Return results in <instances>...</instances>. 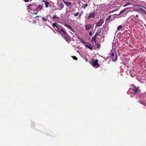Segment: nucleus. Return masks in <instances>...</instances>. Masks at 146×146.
I'll return each instance as SVG.
<instances>
[{
    "label": "nucleus",
    "instance_id": "nucleus-35",
    "mask_svg": "<svg viewBox=\"0 0 146 146\" xmlns=\"http://www.w3.org/2000/svg\"><path fill=\"white\" fill-rule=\"evenodd\" d=\"M138 17V15H136V17Z\"/></svg>",
    "mask_w": 146,
    "mask_h": 146
},
{
    "label": "nucleus",
    "instance_id": "nucleus-12",
    "mask_svg": "<svg viewBox=\"0 0 146 146\" xmlns=\"http://www.w3.org/2000/svg\"><path fill=\"white\" fill-rule=\"evenodd\" d=\"M42 1L44 3L42 4V6H43L44 5L46 6V7H48V5L49 4V3L47 1H45L44 0H42Z\"/></svg>",
    "mask_w": 146,
    "mask_h": 146
},
{
    "label": "nucleus",
    "instance_id": "nucleus-31",
    "mask_svg": "<svg viewBox=\"0 0 146 146\" xmlns=\"http://www.w3.org/2000/svg\"><path fill=\"white\" fill-rule=\"evenodd\" d=\"M100 45L99 44H97V48H99L100 47Z\"/></svg>",
    "mask_w": 146,
    "mask_h": 146
},
{
    "label": "nucleus",
    "instance_id": "nucleus-8",
    "mask_svg": "<svg viewBox=\"0 0 146 146\" xmlns=\"http://www.w3.org/2000/svg\"><path fill=\"white\" fill-rule=\"evenodd\" d=\"M61 33L60 34H61L62 36H63L64 35H65L67 34V32L66 31V30L63 28L62 29V30L61 31Z\"/></svg>",
    "mask_w": 146,
    "mask_h": 146
},
{
    "label": "nucleus",
    "instance_id": "nucleus-15",
    "mask_svg": "<svg viewBox=\"0 0 146 146\" xmlns=\"http://www.w3.org/2000/svg\"><path fill=\"white\" fill-rule=\"evenodd\" d=\"M101 34H102L101 30H99L96 33L94 36L96 37L97 36L100 35Z\"/></svg>",
    "mask_w": 146,
    "mask_h": 146
},
{
    "label": "nucleus",
    "instance_id": "nucleus-16",
    "mask_svg": "<svg viewBox=\"0 0 146 146\" xmlns=\"http://www.w3.org/2000/svg\"><path fill=\"white\" fill-rule=\"evenodd\" d=\"M134 11H138L139 10H134ZM140 11L141 12L142 14H145L146 15V11L145 10H141Z\"/></svg>",
    "mask_w": 146,
    "mask_h": 146
},
{
    "label": "nucleus",
    "instance_id": "nucleus-34",
    "mask_svg": "<svg viewBox=\"0 0 146 146\" xmlns=\"http://www.w3.org/2000/svg\"><path fill=\"white\" fill-rule=\"evenodd\" d=\"M129 8V7H127V8H125V9H128Z\"/></svg>",
    "mask_w": 146,
    "mask_h": 146
},
{
    "label": "nucleus",
    "instance_id": "nucleus-20",
    "mask_svg": "<svg viewBox=\"0 0 146 146\" xmlns=\"http://www.w3.org/2000/svg\"><path fill=\"white\" fill-rule=\"evenodd\" d=\"M48 16V15L46 16V18H45L44 17H42V21H45V22L46 21H47V18Z\"/></svg>",
    "mask_w": 146,
    "mask_h": 146
},
{
    "label": "nucleus",
    "instance_id": "nucleus-37",
    "mask_svg": "<svg viewBox=\"0 0 146 146\" xmlns=\"http://www.w3.org/2000/svg\"><path fill=\"white\" fill-rule=\"evenodd\" d=\"M39 17L38 16H36V17Z\"/></svg>",
    "mask_w": 146,
    "mask_h": 146
},
{
    "label": "nucleus",
    "instance_id": "nucleus-18",
    "mask_svg": "<svg viewBox=\"0 0 146 146\" xmlns=\"http://www.w3.org/2000/svg\"><path fill=\"white\" fill-rule=\"evenodd\" d=\"M77 38L79 40L82 42V43L84 44H86V43L83 41V39L81 38H80L78 36H77Z\"/></svg>",
    "mask_w": 146,
    "mask_h": 146
},
{
    "label": "nucleus",
    "instance_id": "nucleus-2",
    "mask_svg": "<svg viewBox=\"0 0 146 146\" xmlns=\"http://www.w3.org/2000/svg\"><path fill=\"white\" fill-rule=\"evenodd\" d=\"M62 37L64 38L69 44L70 43V41H71V38L68 34L64 35L63 36H62Z\"/></svg>",
    "mask_w": 146,
    "mask_h": 146
},
{
    "label": "nucleus",
    "instance_id": "nucleus-5",
    "mask_svg": "<svg viewBox=\"0 0 146 146\" xmlns=\"http://www.w3.org/2000/svg\"><path fill=\"white\" fill-rule=\"evenodd\" d=\"M31 11H29L28 12H31V13L33 15H36L37 14L38 12V11H37V10H31Z\"/></svg>",
    "mask_w": 146,
    "mask_h": 146
},
{
    "label": "nucleus",
    "instance_id": "nucleus-1",
    "mask_svg": "<svg viewBox=\"0 0 146 146\" xmlns=\"http://www.w3.org/2000/svg\"><path fill=\"white\" fill-rule=\"evenodd\" d=\"M98 59H93L91 61V64L94 67L97 68L100 66V65L98 64Z\"/></svg>",
    "mask_w": 146,
    "mask_h": 146
},
{
    "label": "nucleus",
    "instance_id": "nucleus-30",
    "mask_svg": "<svg viewBox=\"0 0 146 146\" xmlns=\"http://www.w3.org/2000/svg\"><path fill=\"white\" fill-rule=\"evenodd\" d=\"M57 18H58V17L56 16V15H54V16L52 17V19H54Z\"/></svg>",
    "mask_w": 146,
    "mask_h": 146
},
{
    "label": "nucleus",
    "instance_id": "nucleus-32",
    "mask_svg": "<svg viewBox=\"0 0 146 146\" xmlns=\"http://www.w3.org/2000/svg\"><path fill=\"white\" fill-rule=\"evenodd\" d=\"M92 35V33L90 31L89 32V35L90 36H91Z\"/></svg>",
    "mask_w": 146,
    "mask_h": 146
},
{
    "label": "nucleus",
    "instance_id": "nucleus-4",
    "mask_svg": "<svg viewBox=\"0 0 146 146\" xmlns=\"http://www.w3.org/2000/svg\"><path fill=\"white\" fill-rule=\"evenodd\" d=\"M104 20L102 19L100 20L96 24V26L100 27L104 23Z\"/></svg>",
    "mask_w": 146,
    "mask_h": 146
},
{
    "label": "nucleus",
    "instance_id": "nucleus-7",
    "mask_svg": "<svg viewBox=\"0 0 146 146\" xmlns=\"http://www.w3.org/2000/svg\"><path fill=\"white\" fill-rule=\"evenodd\" d=\"M126 10H122L120 12L119 15H121V16L122 17H124L126 15V13L125 12V11Z\"/></svg>",
    "mask_w": 146,
    "mask_h": 146
},
{
    "label": "nucleus",
    "instance_id": "nucleus-11",
    "mask_svg": "<svg viewBox=\"0 0 146 146\" xmlns=\"http://www.w3.org/2000/svg\"><path fill=\"white\" fill-rule=\"evenodd\" d=\"M56 28L57 29V31L60 33H61V31L62 30V28L61 27V26L59 25H58V26H57Z\"/></svg>",
    "mask_w": 146,
    "mask_h": 146
},
{
    "label": "nucleus",
    "instance_id": "nucleus-13",
    "mask_svg": "<svg viewBox=\"0 0 146 146\" xmlns=\"http://www.w3.org/2000/svg\"><path fill=\"white\" fill-rule=\"evenodd\" d=\"M92 26L90 24H88L85 25V27L86 30H89L90 29H91Z\"/></svg>",
    "mask_w": 146,
    "mask_h": 146
},
{
    "label": "nucleus",
    "instance_id": "nucleus-14",
    "mask_svg": "<svg viewBox=\"0 0 146 146\" xmlns=\"http://www.w3.org/2000/svg\"><path fill=\"white\" fill-rule=\"evenodd\" d=\"M134 87L135 88L134 89L133 91L134 92V94H136L139 90V87H137L136 88L135 86Z\"/></svg>",
    "mask_w": 146,
    "mask_h": 146
},
{
    "label": "nucleus",
    "instance_id": "nucleus-9",
    "mask_svg": "<svg viewBox=\"0 0 146 146\" xmlns=\"http://www.w3.org/2000/svg\"><path fill=\"white\" fill-rule=\"evenodd\" d=\"M63 2L66 5V6L68 7L71 5V3L70 2H68L66 0H63Z\"/></svg>",
    "mask_w": 146,
    "mask_h": 146
},
{
    "label": "nucleus",
    "instance_id": "nucleus-25",
    "mask_svg": "<svg viewBox=\"0 0 146 146\" xmlns=\"http://www.w3.org/2000/svg\"><path fill=\"white\" fill-rule=\"evenodd\" d=\"M122 27L121 25H119L117 27V29L118 30H119L122 28Z\"/></svg>",
    "mask_w": 146,
    "mask_h": 146
},
{
    "label": "nucleus",
    "instance_id": "nucleus-6",
    "mask_svg": "<svg viewBox=\"0 0 146 146\" xmlns=\"http://www.w3.org/2000/svg\"><path fill=\"white\" fill-rule=\"evenodd\" d=\"M95 16V13H92L90 14L88 16L87 19L90 20V19L94 17Z\"/></svg>",
    "mask_w": 146,
    "mask_h": 146
},
{
    "label": "nucleus",
    "instance_id": "nucleus-22",
    "mask_svg": "<svg viewBox=\"0 0 146 146\" xmlns=\"http://www.w3.org/2000/svg\"><path fill=\"white\" fill-rule=\"evenodd\" d=\"M112 15H110L106 19V21H108L110 20V18H112Z\"/></svg>",
    "mask_w": 146,
    "mask_h": 146
},
{
    "label": "nucleus",
    "instance_id": "nucleus-26",
    "mask_svg": "<svg viewBox=\"0 0 146 146\" xmlns=\"http://www.w3.org/2000/svg\"><path fill=\"white\" fill-rule=\"evenodd\" d=\"M58 25H56V24L55 23H54L52 24V25L53 27H56V28L57 27V26H58Z\"/></svg>",
    "mask_w": 146,
    "mask_h": 146
},
{
    "label": "nucleus",
    "instance_id": "nucleus-10",
    "mask_svg": "<svg viewBox=\"0 0 146 146\" xmlns=\"http://www.w3.org/2000/svg\"><path fill=\"white\" fill-rule=\"evenodd\" d=\"M64 26L66 27H67L68 28L70 29V30H71V31L73 32H75L73 30V29H72V27L69 25H68L67 24H65L64 25Z\"/></svg>",
    "mask_w": 146,
    "mask_h": 146
},
{
    "label": "nucleus",
    "instance_id": "nucleus-23",
    "mask_svg": "<svg viewBox=\"0 0 146 146\" xmlns=\"http://www.w3.org/2000/svg\"><path fill=\"white\" fill-rule=\"evenodd\" d=\"M131 5V3H127L125 4L123 6L125 7L127 6H129Z\"/></svg>",
    "mask_w": 146,
    "mask_h": 146
},
{
    "label": "nucleus",
    "instance_id": "nucleus-28",
    "mask_svg": "<svg viewBox=\"0 0 146 146\" xmlns=\"http://www.w3.org/2000/svg\"><path fill=\"white\" fill-rule=\"evenodd\" d=\"M100 8H105L104 7L105 5H104L101 4L100 5Z\"/></svg>",
    "mask_w": 146,
    "mask_h": 146
},
{
    "label": "nucleus",
    "instance_id": "nucleus-24",
    "mask_svg": "<svg viewBox=\"0 0 146 146\" xmlns=\"http://www.w3.org/2000/svg\"><path fill=\"white\" fill-rule=\"evenodd\" d=\"M72 57L74 60H78L77 58L75 56H72Z\"/></svg>",
    "mask_w": 146,
    "mask_h": 146
},
{
    "label": "nucleus",
    "instance_id": "nucleus-29",
    "mask_svg": "<svg viewBox=\"0 0 146 146\" xmlns=\"http://www.w3.org/2000/svg\"><path fill=\"white\" fill-rule=\"evenodd\" d=\"M79 12H77V13H76L74 14V16L76 17H77L78 16V15L79 14Z\"/></svg>",
    "mask_w": 146,
    "mask_h": 146
},
{
    "label": "nucleus",
    "instance_id": "nucleus-27",
    "mask_svg": "<svg viewBox=\"0 0 146 146\" xmlns=\"http://www.w3.org/2000/svg\"><path fill=\"white\" fill-rule=\"evenodd\" d=\"M38 7L39 9H42L43 8L42 6L40 5H38Z\"/></svg>",
    "mask_w": 146,
    "mask_h": 146
},
{
    "label": "nucleus",
    "instance_id": "nucleus-17",
    "mask_svg": "<svg viewBox=\"0 0 146 146\" xmlns=\"http://www.w3.org/2000/svg\"><path fill=\"white\" fill-rule=\"evenodd\" d=\"M89 44L90 45V46L88 45H86L85 44V46L88 48H89L91 50H93V48H92V46L91 44L89 43Z\"/></svg>",
    "mask_w": 146,
    "mask_h": 146
},
{
    "label": "nucleus",
    "instance_id": "nucleus-33",
    "mask_svg": "<svg viewBox=\"0 0 146 146\" xmlns=\"http://www.w3.org/2000/svg\"><path fill=\"white\" fill-rule=\"evenodd\" d=\"M25 2H28L29 1V0H24Z\"/></svg>",
    "mask_w": 146,
    "mask_h": 146
},
{
    "label": "nucleus",
    "instance_id": "nucleus-3",
    "mask_svg": "<svg viewBox=\"0 0 146 146\" xmlns=\"http://www.w3.org/2000/svg\"><path fill=\"white\" fill-rule=\"evenodd\" d=\"M111 58L112 61H116L117 59V54H114L113 52L111 54Z\"/></svg>",
    "mask_w": 146,
    "mask_h": 146
},
{
    "label": "nucleus",
    "instance_id": "nucleus-21",
    "mask_svg": "<svg viewBox=\"0 0 146 146\" xmlns=\"http://www.w3.org/2000/svg\"><path fill=\"white\" fill-rule=\"evenodd\" d=\"M88 6V4H84L83 5V6L82 7V8L86 9L87 8V7Z\"/></svg>",
    "mask_w": 146,
    "mask_h": 146
},
{
    "label": "nucleus",
    "instance_id": "nucleus-36",
    "mask_svg": "<svg viewBox=\"0 0 146 146\" xmlns=\"http://www.w3.org/2000/svg\"><path fill=\"white\" fill-rule=\"evenodd\" d=\"M138 9H142L141 8H139Z\"/></svg>",
    "mask_w": 146,
    "mask_h": 146
},
{
    "label": "nucleus",
    "instance_id": "nucleus-19",
    "mask_svg": "<svg viewBox=\"0 0 146 146\" xmlns=\"http://www.w3.org/2000/svg\"><path fill=\"white\" fill-rule=\"evenodd\" d=\"M96 36H93L92 37L91 41L93 42L94 41L95 43H96Z\"/></svg>",
    "mask_w": 146,
    "mask_h": 146
},
{
    "label": "nucleus",
    "instance_id": "nucleus-39",
    "mask_svg": "<svg viewBox=\"0 0 146 146\" xmlns=\"http://www.w3.org/2000/svg\"><path fill=\"white\" fill-rule=\"evenodd\" d=\"M114 11V10H113V11H112V12H113Z\"/></svg>",
    "mask_w": 146,
    "mask_h": 146
},
{
    "label": "nucleus",
    "instance_id": "nucleus-38",
    "mask_svg": "<svg viewBox=\"0 0 146 146\" xmlns=\"http://www.w3.org/2000/svg\"><path fill=\"white\" fill-rule=\"evenodd\" d=\"M81 14H80V15H79V16H81Z\"/></svg>",
    "mask_w": 146,
    "mask_h": 146
}]
</instances>
